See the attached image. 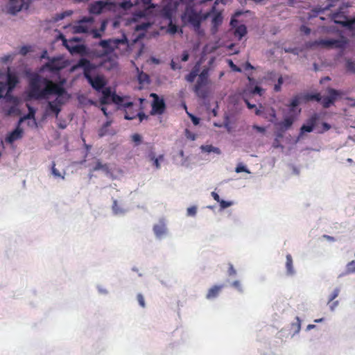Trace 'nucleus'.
<instances>
[{
	"label": "nucleus",
	"instance_id": "obj_1",
	"mask_svg": "<svg viewBox=\"0 0 355 355\" xmlns=\"http://www.w3.org/2000/svg\"><path fill=\"white\" fill-rule=\"evenodd\" d=\"M28 96L34 100L48 99L50 95H57L53 101L61 107L70 98L65 89L60 84L42 78L38 74L34 75L29 80Z\"/></svg>",
	"mask_w": 355,
	"mask_h": 355
},
{
	"label": "nucleus",
	"instance_id": "obj_2",
	"mask_svg": "<svg viewBox=\"0 0 355 355\" xmlns=\"http://www.w3.org/2000/svg\"><path fill=\"white\" fill-rule=\"evenodd\" d=\"M346 42L343 40L336 39H320L313 42H308L305 44L307 49H313L321 46L327 49H343Z\"/></svg>",
	"mask_w": 355,
	"mask_h": 355
},
{
	"label": "nucleus",
	"instance_id": "obj_3",
	"mask_svg": "<svg viewBox=\"0 0 355 355\" xmlns=\"http://www.w3.org/2000/svg\"><path fill=\"white\" fill-rule=\"evenodd\" d=\"M347 7L348 6L344 5L340 7L337 12L332 14L331 19L336 24H341L349 29H352L355 26V17L348 19L345 12L343 10L344 8H347Z\"/></svg>",
	"mask_w": 355,
	"mask_h": 355
},
{
	"label": "nucleus",
	"instance_id": "obj_4",
	"mask_svg": "<svg viewBox=\"0 0 355 355\" xmlns=\"http://www.w3.org/2000/svg\"><path fill=\"white\" fill-rule=\"evenodd\" d=\"M182 19L184 23L191 24L195 31H199L202 17L200 14L197 12L194 9H187L182 17Z\"/></svg>",
	"mask_w": 355,
	"mask_h": 355
},
{
	"label": "nucleus",
	"instance_id": "obj_5",
	"mask_svg": "<svg viewBox=\"0 0 355 355\" xmlns=\"http://www.w3.org/2000/svg\"><path fill=\"white\" fill-rule=\"evenodd\" d=\"M150 96L153 98V101L151 104L152 109L150 112V114L161 115L164 114L166 107L164 100L163 98H159V96L155 93H151Z\"/></svg>",
	"mask_w": 355,
	"mask_h": 355
},
{
	"label": "nucleus",
	"instance_id": "obj_6",
	"mask_svg": "<svg viewBox=\"0 0 355 355\" xmlns=\"http://www.w3.org/2000/svg\"><path fill=\"white\" fill-rule=\"evenodd\" d=\"M208 76H209V69L205 68L202 69V71L200 72V73L198 75V78L197 80V82L196 85H194V92L195 93L200 97H204L205 95L202 94L200 93L201 88L206 85L208 81Z\"/></svg>",
	"mask_w": 355,
	"mask_h": 355
},
{
	"label": "nucleus",
	"instance_id": "obj_7",
	"mask_svg": "<svg viewBox=\"0 0 355 355\" xmlns=\"http://www.w3.org/2000/svg\"><path fill=\"white\" fill-rule=\"evenodd\" d=\"M85 78L87 80L91 86L98 92L103 89L107 84V82L103 76H96L95 77H92L90 74L87 76Z\"/></svg>",
	"mask_w": 355,
	"mask_h": 355
},
{
	"label": "nucleus",
	"instance_id": "obj_8",
	"mask_svg": "<svg viewBox=\"0 0 355 355\" xmlns=\"http://www.w3.org/2000/svg\"><path fill=\"white\" fill-rule=\"evenodd\" d=\"M328 96L322 98V104L324 108H328L332 105L336 98L340 95V93L332 88L328 89Z\"/></svg>",
	"mask_w": 355,
	"mask_h": 355
},
{
	"label": "nucleus",
	"instance_id": "obj_9",
	"mask_svg": "<svg viewBox=\"0 0 355 355\" xmlns=\"http://www.w3.org/2000/svg\"><path fill=\"white\" fill-rule=\"evenodd\" d=\"M319 119V116L318 114H313L306 122V124H304L301 128L300 132L302 134L304 132H311L313 131L318 120Z\"/></svg>",
	"mask_w": 355,
	"mask_h": 355
},
{
	"label": "nucleus",
	"instance_id": "obj_10",
	"mask_svg": "<svg viewBox=\"0 0 355 355\" xmlns=\"http://www.w3.org/2000/svg\"><path fill=\"white\" fill-rule=\"evenodd\" d=\"M77 67L83 69L85 78H86L87 76L90 75L92 71L96 69V66L92 64L90 61L86 58H80L78 62Z\"/></svg>",
	"mask_w": 355,
	"mask_h": 355
},
{
	"label": "nucleus",
	"instance_id": "obj_11",
	"mask_svg": "<svg viewBox=\"0 0 355 355\" xmlns=\"http://www.w3.org/2000/svg\"><path fill=\"white\" fill-rule=\"evenodd\" d=\"M125 111L124 118L127 120H132L137 117V110L134 109L132 102H126L123 104Z\"/></svg>",
	"mask_w": 355,
	"mask_h": 355
},
{
	"label": "nucleus",
	"instance_id": "obj_12",
	"mask_svg": "<svg viewBox=\"0 0 355 355\" xmlns=\"http://www.w3.org/2000/svg\"><path fill=\"white\" fill-rule=\"evenodd\" d=\"M18 126L11 132H10L6 137L5 140L7 143L12 144L14 141L20 139L23 137V130Z\"/></svg>",
	"mask_w": 355,
	"mask_h": 355
},
{
	"label": "nucleus",
	"instance_id": "obj_13",
	"mask_svg": "<svg viewBox=\"0 0 355 355\" xmlns=\"http://www.w3.org/2000/svg\"><path fill=\"white\" fill-rule=\"evenodd\" d=\"M19 80L17 76L10 71L9 68L8 69L6 84L8 87V92H11L12 89L16 87Z\"/></svg>",
	"mask_w": 355,
	"mask_h": 355
},
{
	"label": "nucleus",
	"instance_id": "obj_14",
	"mask_svg": "<svg viewBox=\"0 0 355 355\" xmlns=\"http://www.w3.org/2000/svg\"><path fill=\"white\" fill-rule=\"evenodd\" d=\"M92 17H84L73 28L74 32L76 33H86L89 31V27L85 24L86 22H92Z\"/></svg>",
	"mask_w": 355,
	"mask_h": 355
},
{
	"label": "nucleus",
	"instance_id": "obj_15",
	"mask_svg": "<svg viewBox=\"0 0 355 355\" xmlns=\"http://www.w3.org/2000/svg\"><path fill=\"white\" fill-rule=\"evenodd\" d=\"M223 288V284L214 285L211 286L207 293L206 298L208 300H211L217 297Z\"/></svg>",
	"mask_w": 355,
	"mask_h": 355
},
{
	"label": "nucleus",
	"instance_id": "obj_16",
	"mask_svg": "<svg viewBox=\"0 0 355 355\" xmlns=\"http://www.w3.org/2000/svg\"><path fill=\"white\" fill-rule=\"evenodd\" d=\"M24 6V0H10L9 11L12 14H15L20 11Z\"/></svg>",
	"mask_w": 355,
	"mask_h": 355
},
{
	"label": "nucleus",
	"instance_id": "obj_17",
	"mask_svg": "<svg viewBox=\"0 0 355 355\" xmlns=\"http://www.w3.org/2000/svg\"><path fill=\"white\" fill-rule=\"evenodd\" d=\"M105 5V3H104L103 1H96L95 3L90 4L89 7V11L92 14H101Z\"/></svg>",
	"mask_w": 355,
	"mask_h": 355
},
{
	"label": "nucleus",
	"instance_id": "obj_18",
	"mask_svg": "<svg viewBox=\"0 0 355 355\" xmlns=\"http://www.w3.org/2000/svg\"><path fill=\"white\" fill-rule=\"evenodd\" d=\"M153 232L157 237L161 238L166 234V224L163 220H160L157 224L153 226Z\"/></svg>",
	"mask_w": 355,
	"mask_h": 355
},
{
	"label": "nucleus",
	"instance_id": "obj_19",
	"mask_svg": "<svg viewBox=\"0 0 355 355\" xmlns=\"http://www.w3.org/2000/svg\"><path fill=\"white\" fill-rule=\"evenodd\" d=\"M112 92L110 87L105 88L102 91V96L100 98L101 105L109 104L112 102Z\"/></svg>",
	"mask_w": 355,
	"mask_h": 355
},
{
	"label": "nucleus",
	"instance_id": "obj_20",
	"mask_svg": "<svg viewBox=\"0 0 355 355\" xmlns=\"http://www.w3.org/2000/svg\"><path fill=\"white\" fill-rule=\"evenodd\" d=\"M71 54H79L84 55L87 54V47L84 44H76L74 47H71Z\"/></svg>",
	"mask_w": 355,
	"mask_h": 355
},
{
	"label": "nucleus",
	"instance_id": "obj_21",
	"mask_svg": "<svg viewBox=\"0 0 355 355\" xmlns=\"http://www.w3.org/2000/svg\"><path fill=\"white\" fill-rule=\"evenodd\" d=\"M62 40L63 45L67 48V49L71 52V47H74L76 45L75 42L80 41L78 37H73L71 40H67L64 36L62 35Z\"/></svg>",
	"mask_w": 355,
	"mask_h": 355
},
{
	"label": "nucleus",
	"instance_id": "obj_22",
	"mask_svg": "<svg viewBox=\"0 0 355 355\" xmlns=\"http://www.w3.org/2000/svg\"><path fill=\"white\" fill-rule=\"evenodd\" d=\"M294 121L295 118L293 116H287L279 123V126L282 129L288 130L292 126Z\"/></svg>",
	"mask_w": 355,
	"mask_h": 355
},
{
	"label": "nucleus",
	"instance_id": "obj_23",
	"mask_svg": "<svg viewBox=\"0 0 355 355\" xmlns=\"http://www.w3.org/2000/svg\"><path fill=\"white\" fill-rule=\"evenodd\" d=\"M286 268L287 274L289 275H292L295 272L294 268H293V265L292 257L290 254H288L286 255Z\"/></svg>",
	"mask_w": 355,
	"mask_h": 355
},
{
	"label": "nucleus",
	"instance_id": "obj_24",
	"mask_svg": "<svg viewBox=\"0 0 355 355\" xmlns=\"http://www.w3.org/2000/svg\"><path fill=\"white\" fill-rule=\"evenodd\" d=\"M303 99L305 101H315L318 102H320L322 100V96L320 93H315V94H305L303 96Z\"/></svg>",
	"mask_w": 355,
	"mask_h": 355
},
{
	"label": "nucleus",
	"instance_id": "obj_25",
	"mask_svg": "<svg viewBox=\"0 0 355 355\" xmlns=\"http://www.w3.org/2000/svg\"><path fill=\"white\" fill-rule=\"evenodd\" d=\"M247 33L246 26L243 24L239 26L235 31L234 35L241 40Z\"/></svg>",
	"mask_w": 355,
	"mask_h": 355
},
{
	"label": "nucleus",
	"instance_id": "obj_26",
	"mask_svg": "<svg viewBox=\"0 0 355 355\" xmlns=\"http://www.w3.org/2000/svg\"><path fill=\"white\" fill-rule=\"evenodd\" d=\"M352 273H355V260H353L347 264L345 272L341 274L340 277Z\"/></svg>",
	"mask_w": 355,
	"mask_h": 355
},
{
	"label": "nucleus",
	"instance_id": "obj_27",
	"mask_svg": "<svg viewBox=\"0 0 355 355\" xmlns=\"http://www.w3.org/2000/svg\"><path fill=\"white\" fill-rule=\"evenodd\" d=\"M28 113L21 117L19 121V124H20L23 121L26 119H35V110L31 106L28 105Z\"/></svg>",
	"mask_w": 355,
	"mask_h": 355
},
{
	"label": "nucleus",
	"instance_id": "obj_28",
	"mask_svg": "<svg viewBox=\"0 0 355 355\" xmlns=\"http://www.w3.org/2000/svg\"><path fill=\"white\" fill-rule=\"evenodd\" d=\"M112 102L123 107V104L125 103L123 97L116 94L115 93H112Z\"/></svg>",
	"mask_w": 355,
	"mask_h": 355
},
{
	"label": "nucleus",
	"instance_id": "obj_29",
	"mask_svg": "<svg viewBox=\"0 0 355 355\" xmlns=\"http://www.w3.org/2000/svg\"><path fill=\"white\" fill-rule=\"evenodd\" d=\"M150 159L153 161V165L157 169L160 168L159 159H163L164 155H161L159 157H155L153 153L149 155Z\"/></svg>",
	"mask_w": 355,
	"mask_h": 355
},
{
	"label": "nucleus",
	"instance_id": "obj_30",
	"mask_svg": "<svg viewBox=\"0 0 355 355\" xmlns=\"http://www.w3.org/2000/svg\"><path fill=\"white\" fill-rule=\"evenodd\" d=\"M48 106L49 108L55 114V116H58L61 111V107H60L59 105H56L52 101L49 102Z\"/></svg>",
	"mask_w": 355,
	"mask_h": 355
},
{
	"label": "nucleus",
	"instance_id": "obj_31",
	"mask_svg": "<svg viewBox=\"0 0 355 355\" xmlns=\"http://www.w3.org/2000/svg\"><path fill=\"white\" fill-rule=\"evenodd\" d=\"M112 42V40H103L100 42L99 44L103 49L111 51L113 50V47L111 46Z\"/></svg>",
	"mask_w": 355,
	"mask_h": 355
},
{
	"label": "nucleus",
	"instance_id": "obj_32",
	"mask_svg": "<svg viewBox=\"0 0 355 355\" xmlns=\"http://www.w3.org/2000/svg\"><path fill=\"white\" fill-rule=\"evenodd\" d=\"M212 24L214 26L217 27L223 22V17L220 13L216 14L212 19Z\"/></svg>",
	"mask_w": 355,
	"mask_h": 355
},
{
	"label": "nucleus",
	"instance_id": "obj_33",
	"mask_svg": "<svg viewBox=\"0 0 355 355\" xmlns=\"http://www.w3.org/2000/svg\"><path fill=\"white\" fill-rule=\"evenodd\" d=\"M345 67L348 71L355 73V62L351 59H347Z\"/></svg>",
	"mask_w": 355,
	"mask_h": 355
},
{
	"label": "nucleus",
	"instance_id": "obj_34",
	"mask_svg": "<svg viewBox=\"0 0 355 355\" xmlns=\"http://www.w3.org/2000/svg\"><path fill=\"white\" fill-rule=\"evenodd\" d=\"M15 55V53H12L2 56L0 58V63L7 64L8 62H11L14 59Z\"/></svg>",
	"mask_w": 355,
	"mask_h": 355
},
{
	"label": "nucleus",
	"instance_id": "obj_35",
	"mask_svg": "<svg viewBox=\"0 0 355 355\" xmlns=\"http://www.w3.org/2000/svg\"><path fill=\"white\" fill-rule=\"evenodd\" d=\"M6 75H7V72L0 71V88L1 87L3 88V92H5L6 89Z\"/></svg>",
	"mask_w": 355,
	"mask_h": 355
},
{
	"label": "nucleus",
	"instance_id": "obj_36",
	"mask_svg": "<svg viewBox=\"0 0 355 355\" xmlns=\"http://www.w3.org/2000/svg\"><path fill=\"white\" fill-rule=\"evenodd\" d=\"M202 149L207 153L214 152L218 154L220 153L219 148L214 147L211 145L202 146Z\"/></svg>",
	"mask_w": 355,
	"mask_h": 355
},
{
	"label": "nucleus",
	"instance_id": "obj_37",
	"mask_svg": "<svg viewBox=\"0 0 355 355\" xmlns=\"http://www.w3.org/2000/svg\"><path fill=\"white\" fill-rule=\"evenodd\" d=\"M51 173L53 175L55 178H61L62 179L64 178V176L62 175L60 171L55 168V162H53L51 164Z\"/></svg>",
	"mask_w": 355,
	"mask_h": 355
},
{
	"label": "nucleus",
	"instance_id": "obj_38",
	"mask_svg": "<svg viewBox=\"0 0 355 355\" xmlns=\"http://www.w3.org/2000/svg\"><path fill=\"white\" fill-rule=\"evenodd\" d=\"M300 98L299 96H295L293 98L290 104L288 105L291 111H293V108H295L300 104Z\"/></svg>",
	"mask_w": 355,
	"mask_h": 355
},
{
	"label": "nucleus",
	"instance_id": "obj_39",
	"mask_svg": "<svg viewBox=\"0 0 355 355\" xmlns=\"http://www.w3.org/2000/svg\"><path fill=\"white\" fill-rule=\"evenodd\" d=\"M282 84H283V78L282 76H280L278 78L277 83L275 84L274 86V91L276 92H280Z\"/></svg>",
	"mask_w": 355,
	"mask_h": 355
},
{
	"label": "nucleus",
	"instance_id": "obj_40",
	"mask_svg": "<svg viewBox=\"0 0 355 355\" xmlns=\"http://www.w3.org/2000/svg\"><path fill=\"white\" fill-rule=\"evenodd\" d=\"M120 6L125 10H128L133 6V4L130 0H125L121 3Z\"/></svg>",
	"mask_w": 355,
	"mask_h": 355
},
{
	"label": "nucleus",
	"instance_id": "obj_41",
	"mask_svg": "<svg viewBox=\"0 0 355 355\" xmlns=\"http://www.w3.org/2000/svg\"><path fill=\"white\" fill-rule=\"evenodd\" d=\"M235 171L239 173H241V172H246L248 173H250V171L248 170V168H246V166H245L244 165H243L242 164H239L237 165V166L235 168Z\"/></svg>",
	"mask_w": 355,
	"mask_h": 355
},
{
	"label": "nucleus",
	"instance_id": "obj_42",
	"mask_svg": "<svg viewBox=\"0 0 355 355\" xmlns=\"http://www.w3.org/2000/svg\"><path fill=\"white\" fill-rule=\"evenodd\" d=\"M232 286L235 288L238 291L242 293L243 291L242 284L240 281L236 280L232 282Z\"/></svg>",
	"mask_w": 355,
	"mask_h": 355
},
{
	"label": "nucleus",
	"instance_id": "obj_43",
	"mask_svg": "<svg viewBox=\"0 0 355 355\" xmlns=\"http://www.w3.org/2000/svg\"><path fill=\"white\" fill-rule=\"evenodd\" d=\"M228 64L232 71L236 72H241V69L236 66L232 60H228Z\"/></svg>",
	"mask_w": 355,
	"mask_h": 355
},
{
	"label": "nucleus",
	"instance_id": "obj_44",
	"mask_svg": "<svg viewBox=\"0 0 355 355\" xmlns=\"http://www.w3.org/2000/svg\"><path fill=\"white\" fill-rule=\"evenodd\" d=\"M112 210L115 214H118L122 212V210L118 206V202L116 200H114L113 201Z\"/></svg>",
	"mask_w": 355,
	"mask_h": 355
},
{
	"label": "nucleus",
	"instance_id": "obj_45",
	"mask_svg": "<svg viewBox=\"0 0 355 355\" xmlns=\"http://www.w3.org/2000/svg\"><path fill=\"white\" fill-rule=\"evenodd\" d=\"M220 203V206L221 209H225L230 207L232 205V202L225 201L224 200H220L218 202Z\"/></svg>",
	"mask_w": 355,
	"mask_h": 355
},
{
	"label": "nucleus",
	"instance_id": "obj_46",
	"mask_svg": "<svg viewBox=\"0 0 355 355\" xmlns=\"http://www.w3.org/2000/svg\"><path fill=\"white\" fill-rule=\"evenodd\" d=\"M168 32L171 34H175L178 32V26L171 21L168 24Z\"/></svg>",
	"mask_w": 355,
	"mask_h": 355
},
{
	"label": "nucleus",
	"instance_id": "obj_47",
	"mask_svg": "<svg viewBox=\"0 0 355 355\" xmlns=\"http://www.w3.org/2000/svg\"><path fill=\"white\" fill-rule=\"evenodd\" d=\"M31 51V46H23L20 48L19 53L22 55H26Z\"/></svg>",
	"mask_w": 355,
	"mask_h": 355
},
{
	"label": "nucleus",
	"instance_id": "obj_48",
	"mask_svg": "<svg viewBox=\"0 0 355 355\" xmlns=\"http://www.w3.org/2000/svg\"><path fill=\"white\" fill-rule=\"evenodd\" d=\"M105 168H107V165L103 164L100 161H98L94 167V171H98L100 169H105Z\"/></svg>",
	"mask_w": 355,
	"mask_h": 355
},
{
	"label": "nucleus",
	"instance_id": "obj_49",
	"mask_svg": "<svg viewBox=\"0 0 355 355\" xmlns=\"http://www.w3.org/2000/svg\"><path fill=\"white\" fill-rule=\"evenodd\" d=\"M185 136L187 137V139H189L190 140L193 141L196 139V135L194 133L191 132L188 129L185 130Z\"/></svg>",
	"mask_w": 355,
	"mask_h": 355
},
{
	"label": "nucleus",
	"instance_id": "obj_50",
	"mask_svg": "<svg viewBox=\"0 0 355 355\" xmlns=\"http://www.w3.org/2000/svg\"><path fill=\"white\" fill-rule=\"evenodd\" d=\"M137 301H138L139 305L141 307L144 308L145 307V301H144V296L141 293H139L137 296Z\"/></svg>",
	"mask_w": 355,
	"mask_h": 355
},
{
	"label": "nucleus",
	"instance_id": "obj_51",
	"mask_svg": "<svg viewBox=\"0 0 355 355\" xmlns=\"http://www.w3.org/2000/svg\"><path fill=\"white\" fill-rule=\"evenodd\" d=\"M339 289L336 288L334 292L331 294V295L329 297V303L331 301H333L335 298H336L339 294Z\"/></svg>",
	"mask_w": 355,
	"mask_h": 355
},
{
	"label": "nucleus",
	"instance_id": "obj_52",
	"mask_svg": "<svg viewBox=\"0 0 355 355\" xmlns=\"http://www.w3.org/2000/svg\"><path fill=\"white\" fill-rule=\"evenodd\" d=\"M196 78V76L190 72L185 76V80L189 83H193Z\"/></svg>",
	"mask_w": 355,
	"mask_h": 355
},
{
	"label": "nucleus",
	"instance_id": "obj_53",
	"mask_svg": "<svg viewBox=\"0 0 355 355\" xmlns=\"http://www.w3.org/2000/svg\"><path fill=\"white\" fill-rule=\"evenodd\" d=\"M227 272L229 276H234L236 274V271L232 263H229V268Z\"/></svg>",
	"mask_w": 355,
	"mask_h": 355
},
{
	"label": "nucleus",
	"instance_id": "obj_54",
	"mask_svg": "<svg viewBox=\"0 0 355 355\" xmlns=\"http://www.w3.org/2000/svg\"><path fill=\"white\" fill-rule=\"evenodd\" d=\"M200 71V63L198 62L195 64V66L191 69V72L196 75V76H198V73Z\"/></svg>",
	"mask_w": 355,
	"mask_h": 355
},
{
	"label": "nucleus",
	"instance_id": "obj_55",
	"mask_svg": "<svg viewBox=\"0 0 355 355\" xmlns=\"http://www.w3.org/2000/svg\"><path fill=\"white\" fill-rule=\"evenodd\" d=\"M197 212V209L196 207H191L187 209V214L189 216H193L196 215Z\"/></svg>",
	"mask_w": 355,
	"mask_h": 355
},
{
	"label": "nucleus",
	"instance_id": "obj_56",
	"mask_svg": "<svg viewBox=\"0 0 355 355\" xmlns=\"http://www.w3.org/2000/svg\"><path fill=\"white\" fill-rule=\"evenodd\" d=\"M269 116H270V119H269V121H272L275 118H276V112H275V110L272 108H271L270 110H269V113H268Z\"/></svg>",
	"mask_w": 355,
	"mask_h": 355
},
{
	"label": "nucleus",
	"instance_id": "obj_57",
	"mask_svg": "<svg viewBox=\"0 0 355 355\" xmlns=\"http://www.w3.org/2000/svg\"><path fill=\"white\" fill-rule=\"evenodd\" d=\"M107 132V129L105 128V127L102 126L99 130H98V136L100 137H102L103 136H105Z\"/></svg>",
	"mask_w": 355,
	"mask_h": 355
},
{
	"label": "nucleus",
	"instance_id": "obj_58",
	"mask_svg": "<svg viewBox=\"0 0 355 355\" xmlns=\"http://www.w3.org/2000/svg\"><path fill=\"white\" fill-rule=\"evenodd\" d=\"M300 31L304 33L305 35H309L311 33V29L309 27L302 25L300 27Z\"/></svg>",
	"mask_w": 355,
	"mask_h": 355
},
{
	"label": "nucleus",
	"instance_id": "obj_59",
	"mask_svg": "<svg viewBox=\"0 0 355 355\" xmlns=\"http://www.w3.org/2000/svg\"><path fill=\"white\" fill-rule=\"evenodd\" d=\"M137 116L139 119V121L141 122L144 119H147L148 116L144 112H137Z\"/></svg>",
	"mask_w": 355,
	"mask_h": 355
},
{
	"label": "nucleus",
	"instance_id": "obj_60",
	"mask_svg": "<svg viewBox=\"0 0 355 355\" xmlns=\"http://www.w3.org/2000/svg\"><path fill=\"white\" fill-rule=\"evenodd\" d=\"M132 141L136 143H139L141 141V137L139 134H134L132 136Z\"/></svg>",
	"mask_w": 355,
	"mask_h": 355
},
{
	"label": "nucleus",
	"instance_id": "obj_61",
	"mask_svg": "<svg viewBox=\"0 0 355 355\" xmlns=\"http://www.w3.org/2000/svg\"><path fill=\"white\" fill-rule=\"evenodd\" d=\"M262 91L263 89H261V87H259V86H256L253 90L252 91V94H259L260 96L262 94Z\"/></svg>",
	"mask_w": 355,
	"mask_h": 355
},
{
	"label": "nucleus",
	"instance_id": "obj_62",
	"mask_svg": "<svg viewBox=\"0 0 355 355\" xmlns=\"http://www.w3.org/2000/svg\"><path fill=\"white\" fill-rule=\"evenodd\" d=\"M189 55L187 51H184L182 54L181 60L182 62H187L189 60Z\"/></svg>",
	"mask_w": 355,
	"mask_h": 355
},
{
	"label": "nucleus",
	"instance_id": "obj_63",
	"mask_svg": "<svg viewBox=\"0 0 355 355\" xmlns=\"http://www.w3.org/2000/svg\"><path fill=\"white\" fill-rule=\"evenodd\" d=\"M92 35L94 38H100L101 37V34L100 33L99 31L94 29L92 31Z\"/></svg>",
	"mask_w": 355,
	"mask_h": 355
},
{
	"label": "nucleus",
	"instance_id": "obj_64",
	"mask_svg": "<svg viewBox=\"0 0 355 355\" xmlns=\"http://www.w3.org/2000/svg\"><path fill=\"white\" fill-rule=\"evenodd\" d=\"M252 128H253V129H254L257 131H258L259 132H261V133H263L266 131V128H265L261 127V126H259V125H254Z\"/></svg>",
	"mask_w": 355,
	"mask_h": 355
}]
</instances>
